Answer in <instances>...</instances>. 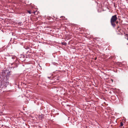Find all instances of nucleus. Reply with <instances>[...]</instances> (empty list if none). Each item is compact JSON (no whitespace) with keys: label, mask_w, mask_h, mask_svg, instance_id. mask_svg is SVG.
<instances>
[{"label":"nucleus","mask_w":128,"mask_h":128,"mask_svg":"<svg viewBox=\"0 0 128 128\" xmlns=\"http://www.w3.org/2000/svg\"><path fill=\"white\" fill-rule=\"evenodd\" d=\"M62 17H64V18H65V17H64L63 16H61L60 17V18H62Z\"/></svg>","instance_id":"nucleus-10"},{"label":"nucleus","mask_w":128,"mask_h":128,"mask_svg":"<svg viewBox=\"0 0 128 128\" xmlns=\"http://www.w3.org/2000/svg\"><path fill=\"white\" fill-rule=\"evenodd\" d=\"M127 44L128 45V44Z\"/></svg>","instance_id":"nucleus-12"},{"label":"nucleus","mask_w":128,"mask_h":128,"mask_svg":"<svg viewBox=\"0 0 128 128\" xmlns=\"http://www.w3.org/2000/svg\"><path fill=\"white\" fill-rule=\"evenodd\" d=\"M62 45H64V46H65L67 45V43L66 42H62Z\"/></svg>","instance_id":"nucleus-5"},{"label":"nucleus","mask_w":128,"mask_h":128,"mask_svg":"<svg viewBox=\"0 0 128 128\" xmlns=\"http://www.w3.org/2000/svg\"><path fill=\"white\" fill-rule=\"evenodd\" d=\"M10 75V72H8L6 76H3L1 80V86L0 88H5L9 84L8 82L9 79V76Z\"/></svg>","instance_id":"nucleus-1"},{"label":"nucleus","mask_w":128,"mask_h":128,"mask_svg":"<svg viewBox=\"0 0 128 128\" xmlns=\"http://www.w3.org/2000/svg\"><path fill=\"white\" fill-rule=\"evenodd\" d=\"M127 40H128V38H127Z\"/></svg>","instance_id":"nucleus-14"},{"label":"nucleus","mask_w":128,"mask_h":128,"mask_svg":"<svg viewBox=\"0 0 128 128\" xmlns=\"http://www.w3.org/2000/svg\"><path fill=\"white\" fill-rule=\"evenodd\" d=\"M117 19V18L116 15H115L114 16H112V17L111 19L110 22H115Z\"/></svg>","instance_id":"nucleus-2"},{"label":"nucleus","mask_w":128,"mask_h":128,"mask_svg":"<svg viewBox=\"0 0 128 128\" xmlns=\"http://www.w3.org/2000/svg\"><path fill=\"white\" fill-rule=\"evenodd\" d=\"M24 48L26 50H28L30 49V48L28 46H24Z\"/></svg>","instance_id":"nucleus-6"},{"label":"nucleus","mask_w":128,"mask_h":128,"mask_svg":"<svg viewBox=\"0 0 128 128\" xmlns=\"http://www.w3.org/2000/svg\"><path fill=\"white\" fill-rule=\"evenodd\" d=\"M111 23V24H112V26L113 27H114L115 26H116V24H115V23H114V22H110Z\"/></svg>","instance_id":"nucleus-4"},{"label":"nucleus","mask_w":128,"mask_h":128,"mask_svg":"<svg viewBox=\"0 0 128 128\" xmlns=\"http://www.w3.org/2000/svg\"><path fill=\"white\" fill-rule=\"evenodd\" d=\"M48 78H50V77H48Z\"/></svg>","instance_id":"nucleus-11"},{"label":"nucleus","mask_w":128,"mask_h":128,"mask_svg":"<svg viewBox=\"0 0 128 128\" xmlns=\"http://www.w3.org/2000/svg\"><path fill=\"white\" fill-rule=\"evenodd\" d=\"M28 12L29 14H31V12L30 10H28Z\"/></svg>","instance_id":"nucleus-9"},{"label":"nucleus","mask_w":128,"mask_h":128,"mask_svg":"<svg viewBox=\"0 0 128 128\" xmlns=\"http://www.w3.org/2000/svg\"><path fill=\"white\" fill-rule=\"evenodd\" d=\"M44 116V115L42 114H41V115H40L39 117L40 118H43Z\"/></svg>","instance_id":"nucleus-3"},{"label":"nucleus","mask_w":128,"mask_h":128,"mask_svg":"<svg viewBox=\"0 0 128 128\" xmlns=\"http://www.w3.org/2000/svg\"><path fill=\"white\" fill-rule=\"evenodd\" d=\"M35 12H34V13Z\"/></svg>","instance_id":"nucleus-13"},{"label":"nucleus","mask_w":128,"mask_h":128,"mask_svg":"<svg viewBox=\"0 0 128 128\" xmlns=\"http://www.w3.org/2000/svg\"><path fill=\"white\" fill-rule=\"evenodd\" d=\"M16 58V57L14 56H12V58L13 60L15 59Z\"/></svg>","instance_id":"nucleus-8"},{"label":"nucleus","mask_w":128,"mask_h":128,"mask_svg":"<svg viewBox=\"0 0 128 128\" xmlns=\"http://www.w3.org/2000/svg\"><path fill=\"white\" fill-rule=\"evenodd\" d=\"M123 123L122 122H121L120 123V127L121 126H123Z\"/></svg>","instance_id":"nucleus-7"}]
</instances>
